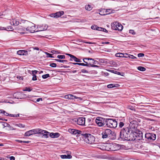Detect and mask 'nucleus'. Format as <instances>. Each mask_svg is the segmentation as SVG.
Here are the masks:
<instances>
[{
    "instance_id": "obj_1",
    "label": "nucleus",
    "mask_w": 160,
    "mask_h": 160,
    "mask_svg": "<svg viewBox=\"0 0 160 160\" xmlns=\"http://www.w3.org/2000/svg\"><path fill=\"white\" fill-rule=\"evenodd\" d=\"M130 128L126 127L122 129L120 133V138L123 140L130 141L131 140L130 138L132 133V130L133 125L131 123L130 125Z\"/></svg>"
},
{
    "instance_id": "obj_2",
    "label": "nucleus",
    "mask_w": 160,
    "mask_h": 160,
    "mask_svg": "<svg viewBox=\"0 0 160 160\" xmlns=\"http://www.w3.org/2000/svg\"><path fill=\"white\" fill-rule=\"evenodd\" d=\"M137 125H133L131 135L134 138L136 137L134 139H137L140 140L142 138V132L137 128Z\"/></svg>"
},
{
    "instance_id": "obj_3",
    "label": "nucleus",
    "mask_w": 160,
    "mask_h": 160,
    "mask_svg": "<svg viewBox=\"0 0 160 160\" xmlns=\"http://www.w3.org/2000/svg\"><path fill=\"white\" fill-rule=\"evenodd\" d=\"M105 120L106 127L114 128L117 126L118 123L115 119L106 118Z\"/></svg>"
},
{
    "instance_id": "obj_4",
    "label": "nucleus",
    "mask_w": 160,
    "mask_h": 160,
    "mask_svg": "<svg viewBox=\"0 0 160 160\" xmlns=\"http://www.w3.org/2000/svg\"><path fill=\"white\" fill-rule=\"evenodd\" d=\"M82 136L84 138V141L87 143L92 144L94 142L95 138L91 134L83 133Z\"/></svg>"
},
{
    "instance_id": "obj_5",
    "label": "nucleus",
    "mask_w": 160,
    "mask_h": 160,
    "mask_svg": "<svg viewBox=\"0 0 160 160\" xmlns=\"http://www.w3.org/2000/svg\"><path fill=\"white\" fill-rule=\"evenodd\" d=\"M102 135L103 138H105L108 137H112V138H114L115 134L110 129H107L104 132L102 133Z\"/></svg>"
},
{
    "instance_id": "obj_6",
    "label": "nucleus",
    "mask_w": 160,
    "mask_h": 160,
    "mask_svg": "<svg viewBox=\"0 0 160 160\" xmlns=\"http://www.w3.org/2000/svg\"><path fill=\"white\" fill-rule=\"evenodd\" d=\"M117 146L116 144L113 145L111 143H105L100 148L101 149L107 151H115L116 149H114L113 148Z\"/></svg>"
},
{
    "instance_id": "obj_7",
    "label": "nucleus",
    "mask_w": 160,
    "mask_h": 160,
    "mask_svg": "<svg viewBox=\"0 0 160 160\" xmlns=\"http://www.w3.org/2000/svg\"><path fill=\"white\" fill-rule=\"evenodd\" d=\"M105 119L106 118L98 117L96 119L95 122L98 126L105 127Z\"/></svg>"
},
{
    "instance_id": "obj_8",
    "label": "nucleus",
    "mask_w": 160,
    "mask_h": 160,
    "mask_svg": "<svg viewBox=\"0 0 160 160\" xmlns=\"http://www.w3.org/2000/svg\"><path fill=\"white\" fill-rule=\"evenodd\" d=\"M112 28L113 29L121 31L123 28V26L118 22H115L111 24Z\"/></svg>"
},
{
    "instance_id": "obj_9",
    "label": "nucleus",
    "mask_w": 160,
    "mask_h": 160,
    "mask_svg": "<svg viewBox=\"0 0 160 160\" xmlns=\"http://www.w3.org/2000/svg\"><path fill=\"white\" fill-rule=\"evenodd\" d=\"M43 132V131L40 130L39 128L30 130L26 132L25 133V136H29L32 135L36 133H42Z\"/></svg>"
},
{
    "instance_id": "obj_10",
    "label": "nucleus",
    "mask_w": 160,
    "mask_h": 160,
    "mask_svg": "<svg viewBox=\"0 0 160 160\" xmlns=\"http://www.w3.org/2000/svg\"><path fill=\"white\" fill-rule=\"evenodd\" d=\"M35 27L34 25L32 23L29 22V25L26 28V30L31 33H33L36 32L35 29ZM38 31H36L37 32Z\"/></svg>"
},
{
    "instance_id": "obj_11",
    "label": "nucleus",
    "mask_w": 160,
    "mask_h": 160,
    "mask_svg": "<svg viewBox=\"0 0 160 160\" xmlns=\"http://www.w3.org/2000/svg\"><path fill=\"white\" fill-rule=\"evenodd\" d=\"M64 98L65 99H74L75 98L78 99V100H77V101H82L83 100L82 98H81L80 97H78L72 94L66 95L65 96Z\"/></svg>"
},
{
    "instance_id": "obj_12",
    "label": "nucleus",
    "mask_w": 160,
    "mask_h": 160,
    "mask_svg": "<svg viewBox=\"0 0 160 160\" xmlns=\"http://www.w3.org/2000/svg\"><path fill=\"white\" fill-rule=\"evenodd\" d=\"M13 97L15 98L21 99L25 98L26 95L23 92H17L13 94Z\"/></svg>"
},
{
    "instance_id": "obj_13",
    "label": "nucleus",
    "mask_w": 160,
    "mask_h": 160,
    "mask_svg": "<svg viewBox=\"0 0 160 160\" xmlns=\"http://www.w3.org/2000/svg\"><path fill=\"white\" fill-rule=\"evenodd\" d=\"M64 14V12L63 11H61L57 12L55 13L51 14L50 15V16L51 17L58 18L63 15Z\"/></svg>"
},
{
    "instance_id": "obj_14",
    "label": "nucleus",
    "mask_w": 160,
    "mask_h": 160,
    "mask_svg": "<svg viewBox=\"0 0 160 160\" xmlns=\"http://www.w3.org/2000/svg\"><path fill=\"white\" fill-rule=\"evenodd\" d=\"M77 124L81 126L85 125V118L84 117H80L78 118L77 121Z\"/></svg>"
},
{
    "instance_id": "obj_15",
    "label": "nucleus",
    "mask_w": 160,
    "mask_h": 160,
    "mask_svg": "<svg viewBox=\"0 0 160 160\" xmlns=\"http://www.w3.org/2000/svg\"><path fill=\"white\" fill-rule=\"evenodd\" d=\"M68 131L72 134L74 135L78 134H81L82 136V134H83L81 131L74 129L69 128L68 129Z\"/></svg>"
},
{
    "instance_id": "obj_16",
    "label": "nucleus",
    "mask_w": 160,
    "mask_h": 160,
    "mask_svg": "<svg viewBox=\"0 0 160 160\" xmlns=\"http://www.w3.org/2000/svg\"><path fill=\"white\" fill-rule=\"evenodd\" d=\"M66 54L68 56H69L71 58L70 59V61H72L73 60L74 61L77 62H81V61H80L79 59L77 58L75 56L68 53Z\"/></svg>"
},
{
    "instance_id": "obj_17",
    "label": "nucleus",
    "mask_w": 160,
    "mask_h": 160,
    "mask_svg": "<svg viewBox=\"0 0 160 160\" xmlns=\"http://www.w3.org/2000/svg\"><path fill=\"white\" fill-rule=\"evenodd\" d=\"M16 30L18 32L22 34H24L25 33V28H23L21 26H19L16 28Z\"/></svg>"
},
{
    "instance_id": "obj_18",
    "label": "nucleus",
    "mask_w": 160,
    "mask_h": 160,
    "mask_svg": "<svg viewBox=\"0 0 160 160\" xmlns=\"http://www.w3.org/2000/svg\"><path fill=\"white\" fill-rule=\"evenodd\" d=\"M40 130L43 131V132H42V133H41L43 134V137L45 138H47L49 137V134L50 133L43 130L40 129Z\"/></svg>"
},
{
    "instance_id": "obj_19",
    "label": "nucleus",
    "mask_w": 160,
    "mask_h": 160,
    "mask_svg": "<svg viewBox=\"0 0 160 160\" xmlns=\"http://www.w3.org/2000/svg\"><path fill=\"white\" fill-rule=\"evenodd\" d=\"M10 24L14 26H17L19 24V22L17 20L15 19H12V20L10 22Z\"/></svg>"
},
{
    "instance_id": "obj_20",
    "label": "nucleus",
    "mask_w": 160,
    "mask_h": 160,
    "mask_svg": "<svg viewBox=\"0 0 160 160\" xmlns=\"http://www.w3.org/2000/svg\"><path fill=\"white\" fill-rule=\"evenodd\" d=\"M48 27V26L46 25H42V26H38V28L39 31H42L47 30Z\"/></svg>"
},
{
    "instance_id": "obj_21",
    "label": "nucleus",
    "mask_w": 160,
    "mask_h": 160,
    "mask_svg": "<svg viewBox=\"0 0 160 160\" xmlns=\"http://www.w3.org/2000/svg\"><path fill=\"white\" fill-rule=\"evenodd\" d=\"M27 51L25 50H19L17 52V54L20 55H26L27 54Z\"/></svg>"
},
{
    "instance_id": "obj_22",
    "label": "nucleus",
    "mask_w": 160,
    "mask_h": 160,
    "mask_svg": "<svg viewBox=\"0 0 160 160\" xmlns=\"http://www.w3.org/2000/svg\"><path fill=\"white\" fill-rule=\"evenodd\" d=\"M49 136L52 138H57L60 136V134L58 133H50Z\"/></svg>"
},
{
    "instance_id": "obj_23",
    "label": "nucleus",
    "mask_w": 160,
    "mask_h": 160,
    "mask_svg": "<svg viewBox=\"0 0 160 160\" xmlns=\"http://www.w3.org/2000/svg\"><path fill=\"white\" fill-rule=\"evenodd\" d=\"M38 71L36 70H34L32 71V75L33 76L32 80L33 81H36L37 80V76L35 75L37 73Z\"/></svg>"
},
{
    "instance_id": "obj_24",
    "label": "nucleus",
    "mask_w": 160,
    "mask_h": 160,
    "mask_svg": "<svg viewBox=\"0 0 160 160\" xmlns=\"http://www.w3.org/2000/svg\"><path fill=\"white\" fill-rule=\"evenodd\" d=\"M60 157L62 159H70L72 158V156L70 154L61 155Z\"/></svg>"
},
{
    "instance_id": "obj_25",
    "label": "nucleus",
    "mask_w": 160,
    "mask_h": 160,
    "mask_svg": "<svg viewBox=\"0 0 160 160\" xmlns=\"http://www.w3.org/2000/svg\"><path fill=\"white\" fill-rule=\"evenodd\" d=\"M150 140V133H147L145 135V140L149 142Z\"/></svg>"
},
{
    "instance_id": "obj_26",
    "label": "nucleus",
    "mask_w": 160,
    "mask_h": 160,
    "mask_svg": "<svg viewBox=\"0 0 160 160\" xmlns=\"http://www.w3.org/2000/svg\"><path fill=\"white\" fill-rule=\"evenodd\" d=\"M4 115L6 116H8L10 117H18L19 116V114H9L8 113L6 112V113H5Z\"/></svg>"
},
{
    "instance_id": "obj_27",
    "label": "nucleus",
    "mask_w": 160,
    "mask_h": 160,
    "mask_svg": "<svg viewBox=\"0 0 160 160\" xmlns=\"http://www.w3.org/2000/svg\"><path fill=\"white\" fill-rule=\"evenodd\" d=\"M118 84H110L107 86V87L108 88H111L113 87H117Z\"/></svg>"
},
{
    "instance_id": "obj_28",
    "label": "nucleus",
    "mask_w": 160,
    "mask_h": 160,
    "mask_svg": "<svg viewBox=\"0 0 160 160\" xmlns=\"http://www.w3.org/2000/svg\"><path fill=\"white\" fill-rule=\"evenodd\" d=\"M85 9L88 11L91 10L92 9V7L89 4L86 5L85 6Z\"/></svg>"
},
{
    "instance_id": "obj_29",
    "label": "nucleus",
    "mask_w": 160,
    "mask_h": 160,
    "mask_svg": "<svg viewBox=\"0 0 160 160\" xmlns=\"http://www.w3.org/2000/svg\"><path fill=\"white\" fill-rule=\"evenodd\" d=\"M156 138V135L155 134L151 133V140H154Z\"/></svg>"
},
{
    "instance_id": "obj_30",
    "label": "nucleus",
    "mask_w": 160,
    "mask_h": 160,
    "mask_svg": "<svg viewBox=\"0 0 160 160\" xmlns=\"http://www.w3.org/2000/svg\"><path fill=\"white\" fill-rule=\"evenodd\" d=\"M115 56L117 57L122 58L124 57V54L122 53H118L115 54Z\"/></svg>"
},
{
    "instance_id": "obj_31",
    "label": "nucleus",
    "mask_w": 160,
    "mask_h": 160,
    "mask_svg": "<svg viewBox=\"0 0 160 160\" xmlns=\"http://www.w3.org/2000/svg\"><path fill=\"white\" fill-rule=\"evenodd\" d=\"M138 69L140 71H144L146 70V68L144 67L139 66L138 67Z\"/></svg>"
},
{
    "instance_id": "obj_32",
    "label": "nucleus",
    "mask_w": 160,
    "mask_h": 160,
    "mask_svg": "<svg viewBox=\"0 0 160 160\" xmlns=\"http://www.w3.org/2000/svg\"><path fill=\"white\" fill-rule=\"evenodd\" d=\"M15 125L16 126H18L21 128H23L25 127V125H24L21 123L16 124Z\"/></svg>"
},
{
    "instance_id": "obj_33",
    "label": "nucleus",
    "mask_w": 160,
    "mask_h": 160,
    "mask_svg": "<svg viewBox=\"0 0 160 160\" xmlns=\"http://www.w3.org/2000/svg\"><path fill=\"white\" fill-rule=\"evenodd\" d=\"M55 60L57 62L63 63L67 62H68L67 60H62L58 59H55Z\"/></svg>"
},
{
    "instance_id": "obj_34",
    "label": "nucleus",
    "mask_w": 160,
    "mask_h": 160,
    "mask_svg": "<svg viewBox=\"0 0 160 160\" xmlns=\"http://www.w3.org/2000/svg\"><path fill=\"white\" fill-rule=\"evenodd\" d=\"M92 60L93 61V65L98 64V62L96 60H95L93 59L90 58V59H88V60Z\"/></svg>"
},
{
    "instance_id": "obj_35",
    "label": "nucleus",
    "mask_w": 160,
    "mask_h": 160,
    "mask_svg": "<svg viewBox=\"0 0 160 160\" xmlns=\"http://www.w3.org/2000/svg\"><path fill=\"white\" fill-rule=\"evenodd\" d=\"M105 30V31H107V30L106 29L100 27H97V28L96 29V30L100 31H102V30Z\"/></svg>"
},
{
    "instance_id": "obj_36",
    "label": "nucleus",
    "mask_w": 160,
    "mask_h": 160,
    "mask_svg": "<svg viewBox=\"0 0 160 160\" xmlns=\"http://www.w3.org/2000/svg\"><path fill=\"white\" fill-rule=\"evenodd\" d=\"M5 124H7V126H5L4 127H3V128H5L6 127L8 128L7 129L8 130H11V128H12L11 127L10 125L9 124L6 123H5Z\"/></svg>"
},
{
    "instance_id": "obj_37",
    "label": "nucleus",
    "mask_w": 160,
    "mask_h": 160,
    "mask_svg": "<svg viewBox=\"0 0 160 160\" xmlns=\"http://www.w3.org/2000/svg\"><path fill=\"white\" fill-rule=\"evenodd\" d=\"M57 58L61 59H65V56L64 55H58L57 56Z\"/></svg>"
},
{
    "instance_id": "obj_38",
    "label": "nucleus",
    "mask_w": 160,
    "mask_h": 160,
    "mask_svg": "<svg viewBox=\"0 0 160 160\" xmlns=\"http://www.w3.org/2000/svg\"><path fill=\"white\" fill-rule=\"evenodd\" d=\"M50 77V75L49 74H47L45 75H43L42 77L43 79H46Z\"/></svg>"
},
{
    "instance_id": "obj_39",
    "label": "nucleus",
    "mask_w": 160,
    "mask_h": 160,
    "mask_svg": "<svg viewBox=\"0 0 160 160\" xmlns=\"http://www.w3.org/2000/svg\"><path fill=\"white\" fill-rule=\"evenodd\" d=\"M109 71H110L111 72H113L114 73L117 74L118 75H120L121 73L119 72H118L116 71H115L114 70H110Z\"/></svg>"
},
{
    "instance_id": "obj_40",
    "label": "nucleus",
    "mask_w": 160,
    "mask_h": 160,
    "mask_svg": "<svg viewBox=\"0 0 160 160\" xmlns=\"http://www.w3.org/2000/svg\"><path fill=\"white\" fill-rule=\"evenodd\" d=\"M32 89H31L29 88L26 87L24 89H23V91H28L30 92L31 91Z\"/></svg>"
},
{
    "instance_id": "obj_41",
    "label": "nucleus",
    "mask_w": 160,
    "mask_h": 160,
    "mask_svg": "<svg viewBox=\"0 0 160 160\" xmlns=\"http://www.w3.org/2000/svg\"><path fill=\"white\" fill-rule=\"evenodd\" d=\"M110 11H111V10L110 9H107L106 10V12H108V13H107L106 14H102L101 13H100V14L101 15H107V14H108L112 12V11L110 12Z\"/></svg>"
},
{
    "instance_id": "obj_42",
    "label": "nucleus",
    "mask_w": 160,
    "mask_h": 160,
    "mask_svg": "<svg viewBox=\"0 0 160 160\" xmlns=\"http://www.w3.org/2000/svg\"><path fill=\"white\" fill-rule=\"evenodd\" d=\"M50 66L53 68H55L56 67L57 64L55 63H51L50 64Z\"/></svg>"
},
{
    "instance_id": "obj_43",
    "label": "nucleus",
    "mask_w": 160,
    "mask_h": 160,
    "mask_svg": "<svg viewBox=\"0 0 160 160\" xmlns=\"http://www.w3.org/2000/svg\"><path fill=\"white\" fill-rule=\"evenodd\" d=\"M90 62H88V67L91 66V67L92 65H93V61L92 60H90Z\"/></svg>"
},
{
    "instance_id": "obj_44",
    "label": "nucleus",
    "mask_w": 160,
    "mask_h": 160,
    "mask_svg": "<svg viewBox=\"0 0 160 160\" xmlns=\"http://www.w3.org/2000/svg\"><path fill=\"white\" fill-rule=\"evenodd\" d=\"M97 26L95 25H92L91 27V29H93V30H96V29L97 28Z\"/></svg>"
},
{
    "instance_id": "obj_45",
    "label": "nucleus",
    "mask_w": 160,
    "mask_h": 160,
    "mask_svg": "<svg viewBox=\"0 0 160 160\" xmlns=\"http://www.w3.org/2000/svg\"><path fill=\"white\" fill-rule=\"evenodd\" d=\"M45 53L47 55V57H48L53 58V57L52 56V54L48 53L47 52H45Z\"/></svg>"
},
{
    "instance_id": "obj_46",
    "label": "nucleus",
    "mask_w": 160,
    "mask_h": 160,
    "mask_svg": "<svg viewBox=\"0 0 160 160\" xmlns=\"http://www.w3.org/2000/svg\"><path fill=\"white\" fill-rule=\"evenodd\" d=\"M128 58H132V59H134V58H137L136 57H134V56H133L132 55H130V54H128Z\"/></svg>"
},
{
    "instance_id": "obj_47",
    "label": "nucleus",
    "mask_w": 160,
    "mask_h": 160,
    "mask_svg": "<svg viewBox=\"0 0 160 160\" xmlns=\"http://www.w3.org/2000/svg\"><path fill=\"white\" fill-rule=\"evenodd\" d=\"M51 53H57V54H58V53H60L58 51H56V50H52L51 52Z\"/></svg>"
},
{
    "instance_id": "obj_48",
    "label": "nucleus",
    "mask_w": 160,
    "mask_h": 160,
    "mask_svg": "<svg viewBox=\"0 0 160 160\" xmlns=\"http://www.w3.org/2000/svg\"><path fill=\"white\" fill-rule=\"evenodd\" d=\"M80 66H84L88 67V64L86 63H80L79 64Z\"/></svg>"
},
{
    "instance_id": "obj_49",
    "label": "nucleus",
    "mask_w": 160,
    "mask_h": 160,
    "mask_svg": "<svg viewBox=\"0 0 160 160\" xmlns=\"http://www.w3.org/2000/svg\"><path fill=\"white\" fill-rule=\"evenodd\" d=\"M124 123L122 122H120L119 123V127L120 128H122L124 126Z\"/></svg>"
},
{
    "instance_id": "obj_50",
    "label": "nucleus",
    "mask_w": 160,
    "mask_h": 160,
    "mask_svg": "<svg viewBox=\"0 0 160 160\" xmlns=\"http://www.w3.org/2000/svg\"><path fill=\"white\" fill-rule=\"evenodd\" d=\"M7 30H8L10 31H12L13 28L11 26H9L7 28Z\"/></svg>"
},
{
    "instance_id": "obj_51",
    "label": "nucleus",
    "mask_w": 160,
    "mask_h": 160,
    "mask_svg": "<svg viewBox=\"0 0 160 160\" xmlns=\"http://www.w3.org/2000/svg\"><path fill=\"white\" fill-rule=\"evenodd\" d=\"M138 57H142L144 56V54L142 53H139L138 54Z\"/></svg>"
},
{
    "instance_id": "obj_52",
    "label": "nucleus",
    "mask_w": 160,
    "mask_h": 160,
    "mask_svg": "<svg viewBox=\"0 0 160 160\" xmlns=\"http://www.w3.org/2000/svg\"><path fill=\"white\" fill-rule=\"evenodd\" d=\"M90 58H84L83 59V62H84L85 63H86V64H88V62L86 61H85V60H88V59H90Z\"/></svg>"
},
{
    "instance_id": "obj_53",
    "label": "nucleus",
    "mask_w": 160,
    "mask_h": 160,
    "mask_svg": "<svg viewBox=\"0 0 160 160\" xmlns=\"http://www.w3.org/2000/svg\"><path fill=\"white\" fill-rule=\"evenodd\" d=\"M81 72L82 73H88V71H87V70L85 69H82L81 70Z\"/></svg>"
},
{
    "instance_id": "obj_54",
    "label": "nucleus",
    "mask_w": 160,
    "mask_h": 160,
    "mask_svg": "<svg viewBox=\"0 0 160 160\" xmlns=\"http://www.w3.org/2000/svg\"><path fill=\"white\" fill-rule=\"evenodd\" d=\"M40 101H42V98H38L36 100V101H35V102H38Z\"/></svg>"
},
{
    "instance_id": "obj_55",
    "label": "nucleus",
    "mask_w": 160,
    "mask_h": 160,
    "mask_svg": "<svg viewBox=\"0 0 160 160\" xmlns=\"http://www.w3.org/2000/svg\"><path fill=\"white\" fill-rule=\"evenodd\" d=\"M5 113H6V112L5 111L3 110L2 109L0 110V113H3V114L4 115Z\"/></svg>"
},
{
    "instance_id": "obj_56",
    "label": "nucleus",
    "mask_w": 160,
    "mask_h": 160,
    "mask_svg": "<svg viewBox=\"0 0 160 160\" xmlns=\"http://www.w3.org/2000/svg\"><path fill=\"white\" fill-rule=\"evenodd\" d=\"M151 31H152V32H153L151 33V34H153L154 36L155 34H156V32L155 31H154V30H152V29H151Z\"/></svg>"
},
{
    "instance_id": "obj_57",
    "label": "nucleus",
    "mask_w": 160,
    "mask_h": 160,
    "mask_svg": "<svg viewBox=\"0 0 160 160\" xmlns=\"http://www.w3.org/2000/svg\"><path fill=\"white\" fill-rule=\"evenodd\" d=\"M128 54L127 53L124 54V57H124L125 58H128Z\"/></svg>"
},
{
    "instance_id": "obj_58",
    "label": "nucleus",
    "mask_w": 160,
    "mask_h": 160,
    "mask_svg": "<svg viewBox=\"0 0 160 160\" xmlns=\"http://www.w3.org/2000/svg\"><path fill=\"white\" fill-rule=\"evenodd\" d=\"M70 63H71V64H73V65H80V63H75V62H70Z\"/></svg>"
},
{
    "instance_id": "obj_59",
    "label": "nucleus",
    "mask_w": 160,
    "mask_h": 160,
    "mask_svg": "<svg viewBox=\"0 0 160 160\" xmlns=\"http://www.w3.org/2000/svg\"><path fill=\"white\" fill-rule=\"evenodd\" d=\"M10 160H15V157L13 156H11L10 158Z\"/></svg>"
},
{
    "instance_id": "obj_60",
    "label": "nucleus",
    "mask_w": 160,
    "mask_h": 160,
    "mask_svg": "<svg viewBox=\"0 0 160 160\" xmlns=\"http://www.w3.org/2000/svg\"><path fill=\"white\" fill-rule=\"evenodd\" d=\"M151 109H154L153 108H151V113L152 112V113H155L156 112L155 110H152V111L151 110Z\"/></svg>"
},
{
    "instance_id": "obj_61",
    "label": "nucleus",
    "mask_w": 160,
    "mask_h": 160,
    "mask_svg": "<svg viewBox=\"0 0 160 160\" xmlns=\"http://www.w3.org/2000/svg\"><path fill=\"white\" fill-rule=\"evenodd\" d=\"M91 67H98L99 66L97 65H91Z\"/></svg>"
},
{
    "instance_id": "obj_62",
    "label": "nucleus",
    "mask_w": 160,
    "mask_h": 160,
    "mask_svg": "<svg viewBox=\"0 0 160 160\" xmlns=\"http://www.w3.org/2000/svg\"><path fill=\"white\" fill-rule=\"evenodd\" d=\"M134 31L133 30H131L129 31V32L131 33H132V34H133V32Z\"/></svg>"
},
{
    "instance_id": "obj_63",
    "label": "nucleus",
    "mask_w": 160,
    "mask_h": 160,
    "mask_svg": "<svg viewBox=\"0 0 160 160\" xmlns=\"http://www.w3.org/2000/svg\"><path fill=\"white\" fill-rule=\"evenodd\" d=\"M102 44H108L109 43V42H103L102 43Z\"/></svg>"
},
{
    "instance_id": "obj_64",
    "label": "nucleus",
    "mask_w": 160,
    "mask_h": 160,
    "mask_svg": "<svg viewBox=\"0 0 160 160\" xmlns=\"http://www.w3.org/2000/svg\"><path fill=\"white\" fill-rule=\"evenodd\" d=\"M66 152L67 154L70 155L71 154V152L69 151H67Z\"/></svg>"
}]
</instances>
